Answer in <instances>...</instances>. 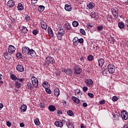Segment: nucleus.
Wrapping results in <instances>:
<instances>
[{
  "mask_svg": "<svg viewBox=\"0 0 128 128\" xmlns=\"http://www.w3.org/2000/svg\"><path fill=\"white\" fill-rule=\"evenodd\" d=\"M64 34V30L62 28L60 27L59 30H58L56 34L57 38L59 40H62Z\"/></svg>",
  "mask_w": 128,
  "mask_h": 128,
  "instance_id": "1",
  "label": "nucleus"
},
{
  "mask_svg": "<svg viewBox=\"0 0 128 128\" xmlns=\"http://www.w3.org/2000/svg\"><path fill=\"white\" fill-rule=\"evenodd\" d=\"M31 80L32 84L34 88H38V78L34 76H32L31 78Z\"/></svg>",
  "mask_w": 128,
  "mask_h": 128,
  "instance_id": "2",
  "label": "nucleus"
},
{
  "mask_svg": "<svg viewBox=\"0 0 128 128\" xmlns=\"http://www.w3.org/2000/svg\"><path fill=\"white\" fill-rule=\"evenodd\" d=\"M46 64L48 66L50 64H54L56 61L54 59L50 56H48L46 59Z\"/></svg>",
  "mask_w": 128,
  "mask_h": 128,
  "instance_id": "3",
  "label": "nucleus"
},
{
  "mask_svg": "<svg viewBox=\"0 0 128 128\" xmlns=\"http://www.w3.org/2000/svg\"><path fill=\"white\" fill-rule=\"evenodd\" d=\"M108 71L109 74H114L115 71V68H114V64H109L108 66Z\"/></svg>",
  "mask_w": 128,
  "mask_h": 128,
  "instance_id": "4",
  "label": "nucleus"
},
{
  "mask_svg": "<svg viewBox=\"0 0 128 128\" xmlns=\"http://www.w3.org/2000/svg\"><path fill=\"white\" fill-rule=\"evenodd\" d=\"M112 11L114 18H118V9L116 8H113L112 9Z\"/></svg>",
  "mask_w": 128,
  "mask_h": 128,
  "instance_id": "5",
  "label": "nucleus"
},
{
  "mask_svg": "<svg viewBox=\"0 0 128 128\" xmlns=\"http://www.w3.org/2000/svg\"><path fill=\"white\" fill-rule=\"evenodd\" d=\"M82 71V68H80V66H76L75 67H74V72L75 74H80Z\"/></svg>",
  "mask_w": 128,
  "mask_h": 128,
  "instance_id": "6",
  "label": "nucleus"
},
{
  "mask_svg": "<svg viewBox=\"0 0 128 128\" xmlns=\"http://www.w3.org/2000/svg\"><path fill=\"white\" fill-rule=\"evenodd\" d=\"M121 116L122 120H128V113L126 110H124L121 112Z\"/></svg>",
  "mask_w": 128,
  "mask_h": 128,
  "instance_id": "7",
  "label": "nucleus"
},
{
  "mask_svg": "<svg viewBox=\"0 0 128 128\" xmlns=\"http://www.w3.org/2000/svg\"><path fill=\"white\" fill-rule=\"evenodd\" d=\"M16 70L18 72H24V68L21 64H18L16 66Z\"/></svg>",
  "mask_w": 128,
  "mask_h": 128,
  "instance_id": "8",
  "label": "nucleus"
},
{
  "mask_svg": "<svg viewBox=\"0 0 128 128\" xmlns=\"http://www.w3.org/2000/svg\"><path fill=\"white\" fill-rule=\"evenodd\" d=\"M30 50V48L28 47L24 46L22 48V54H24V56H26L28 54V50Z\"/></svg>",
  "mask_w": 128,
  "mask_h": 128,
  "instance_id": "9",
  "label": "nucleus"
},
{
  "mask_svg": "<svg viewBox=\"0 0 128 128\" xmlns=\"http://www.w3.org/2000/svg\"><path fill=\"white\" fill-rule=\"evenodd\" d=\"M14 4H16V2L14 0H9L7 3V6H8V8H14Z\"/></svg>",
  "mask_w": 128,
  "mask_h": 128,
  "instance_id": "10",
  "label": "nucleus"
},
{
  "mask_svg": "<svg viewBox=\"0 0 128 128\" xmlns=\"http://www.w3.org/2000/svg\"><path fill=\"white\" fill-rule=\"evenodd\" d=\"M54 125L56 126L57 128H62L64 126V124L60 121H56L54 122Z\"/></svg>",
  "mask_w": 128,
  "mask_h": 128,
  "instance_id": "11",
  "label": "nucleus"
},
{
  "mask_svg": "<svg viewBox=\"0 0 128 128\" xmlns=\"http://www.w3.org/2000/svg\"><path fill=\"white\" fill-rule=\"evenodd\" d=\"M16 50V48L14 46H12V45H10L8 46V52H10V54H12Z\"/></svg>",
  "mask_w": 128,
  "mask_h": 128,
  "instance_id": "12",
  "label": "nucleus"
},
{
  "mask_svg": "<svg viewBox=\"0 0 128 128\" xmlns=\"http://www.w3.org/2000/svg\"><path fill=\"white\" fill-rule=\"evenodd\" d=\"M98 63L100 68H102V66H104V58H100L99 60H98Z\"/></svg>",
  "mask_w": 128,
  "mask_h": 128,
  "instance_id": "13",
  "label": "nucleus"
},
{
  "mask_svg": "<svg viewBox=\"0 0 128 128\" xmlns=\"http://www.w3.org/2000/svg\"><path fill=\"white\" fill-rule=\"evenodd\" d=\"M72 99L73 102H75L76 104H78L80 102V99L74 96H72Z\"/></svg>",
  "mask_w": 128,
  "mask_h": 128,
  "instance_id": "14",
  "label": "nucleus"
},
{
  "mask_svg": "<svg viewBox=\"0 0 128 128\" xmlns=\"http://www.w3.org/2000/svg\"><path fill=\"white\" fill-rule=\"evenodd\" d=\"M28 54H30L31 56H36V52L32 49H29Z\"/></svg>",
  "mask_w": 128,
  "mask_h": 128,
  "instance_id": "15",
  "label": "nucleus"
},
{
  "mask_svg": "<svg viewBox=\"0 0 128 128\" xmlns=\"http://www.w3.org/2000/svg\"><path fill=\"white\" fill-rule=\"evenodd\" d=\"M72 42H73L74 46H76L78 44V37L74 38L72 40Z\"/></svg>",
  "mask_w": 128,
  "mask_h": 128,
  "instance_id": "16",
  "label": "nucleus"
},
{
  "mask_svg": "<svg viewBox=\"0 0 128 128\" xmlns=\"http://www.w3.org/2000/svg\"><path fill=\"white\" fill-rule=\"evenodd\" d=\"M65 28H66V30H71L72 26H70V24L67 22L64 25Z\"/></svg>",
  "mask_w": 128,
  "mask_h": 128,
  "instance_id": "17",
  "label": "nucleus"
},
{
  "mask_svg": "<svg viewBox=\"0 0 128 128\" xmlns=\"http://www.w3.org/2000/svg\"><path fill=\"white\" fill-rule=\"evenodd\" d=\"M66 126H68V128H74V124L72 123H70V122H66Z\"/></svg>",
  "mask_w": 128,
  "mask_h": 128,
  "instance_id": "18",
  "label": "nucleus"
},
{
  "mask_svg": "<svg viewBox=\"0 0 128 128\" xmlns=\"http://www.w3.org/2000/svg\"><path fill=\"white\" fill-rule=\"evenodd\" d=\"M48 108L50 110V112H54L56 108V106H54V105H50L48 106Z\"/></svg>",
  "mask_w": 128,
  "mask_h": 128,
  "instance_id": "19",
  "label": "nucleus"
},
{
  "mask_svg": "<svg viewBox=\"0 0 128 128\" xmlns=\"http://www.w3.org/2000/svg\"><path fill=\"white\" fill-rule=\"evenodd\" d=\"M64 9L67 12H70L72 10V6L68 4H66L64 6Z\"/></svg>",
  "mask_w": 128,
  "mask_h": 128,
  "instance_id": "20",
  "label": "nucleus"
},
{
  "mask_svg": "<svg viewBox=\"0 0 128 128\" xmlns=\"http://www.w3.org/2000/svg\"><path fill=\"white\" fill-rule=\"evenodd\" d=\"M86 82L87 86H90V84H94V82L92 79L86 80Z\"/></svg>",
  "mask_w": 128,
  "mask_h": 128,
  "instance_id": "21",
  "label": "nucleus"
},
{
  "mask_svg": "<svg viewBox=\"0 0 128 128\" xmlns=\"http://www.w3.org/2000/svg\"><path fill=\"white\" fill-rule=\"evenodd\" d=\"M54 94L56 96H60V89L56 88L54 90Z\"/></svg>",
  "mask_w": 128,
  "mask_h": 128,
  "instance_id": "22",
  "label": "nucleus"
},
{
  "mask_svg": "<svg viewBox=\"0 0 128 128\" xmlns=\"http://www.w3.org/2000/svg\"><path fill=\"white\" fill-rule=\"evenodd\" d=\"M41 26L43 30H46V28H48L46 24L44 22H41Z\"/></svg>",
  "mask_w": 128,
  "mask_h": 128,
  "instance_id": "23",
  "label": "nucleus"
},
{
  "mask_svg": "<svg viewBox=\"0 0 128 128\" xmlns=\"http://www.w3.org/2000/svg\"><path fill=\"white\" fill-rule=\"evenodd\" d=\"M34 86L32 85V82H29L28 84V88H29V90H34Z\"/></svg>",
  "mask_w": 128,
  "mask_h": 128,
  "instance_id": "24",
  "label": "nucleus"
},
{
  "mask_svg": "<svg viewBox=\"0 0 128 128\" xmlns=\"http://www.w3.org/2000/svg\"><path fill=\"white\" fill-rule=\"evenodd\" d=\"M21 32H24V34H26V32H28V28H26V27L22 26Z\"/></svg>",
  "mask_w": 128,
  "mask_h": 128,
  "instance_id": "25",
  "label": "nucleus"
},
{
  "mask_svg": "<svg viewBox=\"0 0 128 128\" xmlns=\"http://www.w3.org/2000/svg\"><path fill=\"white\" fill-rule=\"evenodd\" d=\"M87 7L88 8L92 10L94 7V4L92 2H90L87 5Z\"/></svg>",
  "mask_w": 128,
  "mask_h": 128,
  "instance_id": "26",
  "label": "nucleus"
},
{
  "mask_svg": "<svg viewBox=\"0 0 128 128\" xmlns=\"http://www.w3.org/2000/svg\"><path fill=\"white\" fill-rule=\"evenodd\" d=\"M27 106H26L23 104L20 106V110L22 112H24L26 110Z\"/></svg>",
  "mask_w": 128,
  "mask_h": 128,
  "instance_id": "27",
  "label": "nucleus"
},
{
  "mask_svg": "<svg viewBox=\"0 0 128 128\" xmlns=\"http://www.w3.org/2000/svg\"><path fill=\"white\" fill-rule=\"evenodd\" d=\"M118 26L120 28H124V24L122 22H120L118 23Z\"/></svg>",
  "mask_w": 128,
  "mask_h": 128,
  "instance_id": "28",
  "label": "nucleus"
},
{
  "mask_svg": "<svg viewBox=\"0 0 128 128\" xmlns=\"http://www.w3.org/2000/svg\"><path fill=\"white\" fill-rule=\"evenodd\" d=\"M38 12H44V6H40L38 8Z\"/></svg>",
  "mask_w": 128,
  "mask_h": 128,
  "instance_id": "29",
  "label": "nucleus"
},
{
  "mask_svg": "<svg viewBox=\"0 0 128 128\" xmlns=\"http://www.w3.org/2000/svg\"><path fill=\"white\" fill-rule=\"evenodd\" d=\"M18 10H24V6H22V4L20 3L18 4Z\"/></svg>",
  "mask_w": 128,
  "mask_h": 128,
  "instance_id": "30",
  "label": "nucleus"
},
{
  "mask_svg": "<svg viewBox=\"0 0 128 128\" xmlns=\"http://www.w3.org/2000/svg\"><path fill=\"white\" fill-rule=\"evenodd\" d=\"M48 33L51 38H52L54 36V32H52V28L48 29Z\"/></svg>",
  "mask_w": 128,
  "mask_h": 128,
  "instance_id": "31",
  "label": "nucleus"
},
{
  "mask_svg": "<svg viewBox=\"0 0 128 128\" xmlns=\"http://www.w3.org/2000/svg\"><path fill=\"white\" fill-rule=\"evenodd\" d=\"M16 88H20V82L18 81H16Z\"/></svg>",
  "mask_w": 128,
  "mask_h": 128,
  "instance_id": "32",
  "label": "nucleus"
},
{
  "mask_svg": "<svg viewBox=\"0 0 128 128\" xmlns=\"http://www.w3.org/2000/svg\"><path fill=\"white\" fill-rule=\"evenodd\" d=\"M72 74V70L70 69H67L66 74H68V76H70Z\"/></svg>",
  "mask_w": 128,
  "mask_h": 128,
  "instance_id": "33",
  "label": "nucleus"
},
{
  "mask_svg": "<svg viewBox=\"0 0 128 128\" xmlns=\"http://www.w3.org/2000/svg\"><path fill=\"white\" fill-rule=\"evenodd\" d=\"M72 24L74 28L78 26V22L77 21H74L72 23Z\"/></svg>",
  "mask_w": 128,
  "mask_h": 128,
  "instance_id": "34",
  "label": "nucleus"
},
{
  "mask_svg": "<svg viewBox=\"0 0 128 128\" xmlns=\"http://www.w3.org/2000/svg\"><path fill=\"white\" fill-rule=\"evenodd\" d=\"M106 19L108 20V22H112V16L110 15L107 16Z\"/></svg>",
  "mask_w": 128,
  "mask_h": 128,
  "instance_id": "35",
  "label": "nucleus"
},
{
  "mask_svg": "<svg viewBox=\"0 0 128 128\" xmlns=\"http://www.w3.org/2000/svg\"><path fill=\"white\" fill-rule=\"evenodd\" d=\"M10 78H12V80H18V78H16V75L14 74H11Z\"/></svg>",
  "mask_w": 128,
  "mask_h": 128,
  "instance_id": "36",
  "label": "nucleus"
},
{
  "mask_svg": "<svg viewBox=\"0 0 128 128\" xmlns=\"http://www.w3.org/2000/svg\"><path fill=\"white\" fill-rule=\"evenodd\" d=\"M97 30L99 32H101V30H104V26H97Z\"/></svg>",
  "mask_w": 128,
  "mask_h": 128,
  "instance_id": "37",
  "label": "nucleus"
},
{
  "mask_svg": "<svg viewBox=\"0 0 128 128\" xmlns=\"http://www.w3.org/2000/svg\"><path fill=\"white\" fill-rule=\"evenodd\" d=\"M114 120H118V116L116 114H114L113 115Z\"/></svg>",
  "mask_w": 128,
  "mask_h": 128,
  "instance_id": "38",
  "label": "nucleus"
},
{
  "mask_svg": "<svg viewBox=\"0 0 128 128\" xmlns=\"http://www.w3.org/2000/svg\"><path fill=\"white\" fill-rule=\"evenodd\" d=\"M34 122L36 126L40 125V120H38V118L35 119Z\"/></svg>",
  "mask_w": 128,
  "mask_h": 128,
  "instance_id": "39",
  "label": "nucleus"
},
{
  "mask_svg": "<svg viewBox=\"0 0 128 128\" xmlns=\"http://www.w3.org/2000/svg\"><path fill=\"white\" fill-rule=\"evenodd\" d=\"M67 113L68 114V116H74V112L72 110H68Z\"/></svg>",
  "mask_w": 128,
  "mask_h": 128,
  "instance_id": "40",
  "label": "nucleus"
},
{
  "mask_svg": "<svg viewBox=\"0 0 128 128\" xmlns=\"http://www.w3.org/2000/svg\"><path fill=\"white\" fill-rule=\"evenodd\" d=\"M88 60H90V62H92L94 60V56L92 55H90L88 56Z\"/></svg>",
  "mask_w": 128,
  "mask_h": 128,
  "instance_id": "41",
  "label": "nucleus"
},
{
  "mask_svg": "<svg viewBox=\"0 0 128 128\" xmlns=\"http://www.w3.org/2000/svg\"><path fill=\"white\" fill-rule=\"evenodd\" d=\"M80 32L83 36H86V31L84 30L82 28L80 29Z\"/></svg>",
  "mask_w": 128,
  "mask_h": 128,
  "instance_id": "42",
  "label": "nucleus"
},
{
  "mask_svg": "<svg viewBox=\"0 0 128 128\" xmlns=\"http://www.w3.org/2000/svg\"><path fill=\"white\" fill-rule=\"evenodd\" d=\"M32 34L34 36H36L38 34V30H32Z\"/></svg>",
  "mask_w": 128,
  "mask_h": 128,
  "instance_id": "43",
  "label": "nucleus"
},
{
  "mask_svg": "<svg viewBox=\"0 0 128 128\" xmlns=\"http://www.w3.org/2000/svg\"><path fill=\"white\" fill-rule=\"evenodd\" d=\"M45 90L47 94H52V91L48 88H46Z\"/></svg>",
  "mask_w": 128,
  "mask_h": 128,
  "instance_id": "44",
  "label": "nucleus"
},
{
  "mask_svg": "<svg viewBox=\"0 0 128 128\" xmlns=\"http://www.w3.org/2000/svg\"><path fill=\"white\" fill-rule=\"evenodd\" d=\"M36 2H38V0H32V6H34V4H36Z\"/></svg>",
  "mask_w": 128,
  "mask_h": 128,
  "instance_id": "45",
  "label": "nucleus"
},
{
  "mask_svg": "<svg viewBox=\"0 0 128 128\" xmlns=\"http://www.w3.org/2000/svg\"><path fill=\"white\" fill-rule=\"evenodd\" d=\"M16 56L18 58H22V53L20 52L18 53L16 55Z\"/></svg>",
  "mask_w": 128,
  "mask_h": 128,
  "instance_id": "46",
  "label": "nucleus"
},
{
  "mask_svg": "<svg viewBox=\"0 0 128 128\" xmlns=\"http://www.w3.org/2000/svg\"><path fill=\"white\" fill-rule=\"evenodd\" d=\"M84 44V39L82 38H80V39L78 38V44Z\"/></svg>",
  "mask_w": 128,
  "mask_h": 128,
  "instance_id": "47",
  "label": "nucleus"
},
{
  "mask_svg": "<svg viewBox=\"0 0 128 128\" xmlns=\"http://www.w3.org/2000/svg\"><path fill=\"white\" fill-rule=\"evenodd\" d=\"M118 100V98L116 96H114L112 97V100H113V102H116Z\"/></svg>",
  "mask_w": 128,
  "mask_h": 128,
  "instance_id": "48",
  "label": "nucleus"
},
{
  "mask_svg": "<svg viewBox=\"0 0 128 128\" xmlns=\"http://www.w3.org/2000/svg\"><path fill=\"white\" fill-rule=\"evenodd\" d=\"M25 20H30V16H28V15L26 16H25Z\"/></svg>",
  "mask_w": 128,
  "mask_h": 128,
  "instance_id": "49",
  "label": "nucleus"
},
{
  "mask_svg": "<svg viewBox=\"0 0 128 128\" xmlns=\"http://www.w3.org/2000/svg\"><path fill=\"white\" fill-rule=\"evenodd\" d=\"M100 104H106V100H102L100 101Z\"/></svg>",
  "mask_w": 128,
  "mask_h": 128,
  "instance_id": "50",
  "label": "nucleus"
},
{
  "mask_svg": "<svg viewBox=\"0 0 128 128\" xmlns=\"http://www.w3.org/2000/svg\"><path fill=\"white\" fill-rule=\"evenodd\" d=\"M62 104H63V106H66V101H65L64 100H62Z\"/></svg>",
  "mask_w": 128,
  "mask_h": 128,
  "instance_id": "51",
  "label": "nucleus"
},
{
  "mask_svg": "<svg viewBox=\"0 0 128 128\" xmlns=\"http://www.w3.org/2000/svg\"><path fill=\"white\" fill-rule=\"evenodd\" d=\"M6 126H8V128H10V126H12V123H10V121H8L6 122Z\"/></svg>",
  "mask_w": 128,
  "mask_h": 128,
  "instance_id": "52",
  "label": "nucleus"
},
{
  "mask_svg": "<svg viewBox=\"0 0 128 128\" xmlns=\"http://www.w3.org/2000/svg\"><path fill=\"white\" fill-rule=\"evenodd\" d=\"M108 72V70L106 69H104L103 71H102V74H106Z\"/></svg>",
  "mask_w": 128,
  "mask_h": 128,
  "instance_id": "53",
  "label": "nucleus"
},
{
  "mask_svg": "<svg viewBox=\"0 0 128 128\" xmlns=\"http://www.w3.org/2000/svg\"><path fill=\"white\" fill-rule=\"evenodd\" d=\"M88 87L86 86H84L83 88V92H88Z\"/></svg>",
  "mask_w": 128,
  "mask_h": 128,
  "instance_id": "54",
  "label": "nucleus"
},
{
  "mask_svg": "<svg viewBox=\"0 0 128 128\" xmlns=\"http://www.w3.org/2000/svg\"><path fill=\"white\" fill-rule=\"evenodd\" d=\"M40 106L41 108H44V104L40 103Z\"/></svg>",
  "mask_w": 128,
  "mask_h": 128,
  "instance_id": "55",
  "label": "nucleus"
},
{
  "mask_svg": "<svg viewBox=\"0 0 128 128\" xmlns=\"http://www.w3.org/2000/svg\"><path fill=\"white\" fill-rule=\"evenodd\" d=\"M88 96H90V98H94V94H92V93H88Z\"/></svg>",
  "mask_w": 128,
  "mask_h": 128,
  "instance_id": "56",
  "label": "nucleus"
},
{
  "mask_svg": "<svg viewBox=\"0 0 128 128\" xmlns=\"http://www.w3.org/2000/svg\"><path fill=\"white\" fill-rule=\"evenodd\" d=\"M57 114H62V110H58L57 111Z\"/></svg>",
  "mask_w": 128,
  "mask_h": 128,
  "instance_id": "57",
  "label": "nucleus"
},
{
  "mask_svg": "<svg viewBox=\"0 0 128 128\" xmlns=\"http://www.w3.org/2000/svg\"><path fill=\"white\" fill-rule=\"evenodd\" d=\"M87 28L89 30H90L92 28V26H90V24H87Z\"/></svg>",
  "mask_w": 128,
  "mask_h": 128,
  "instance_id": "58",
  "label": "nucleus"
},
{
  "mask_svg": "<svg viewBox=\"0 0 128 128\" xmlns=\"http://www.w3.org/2000/svg\"><path fill=\"white\" fill-rule=\"evenodd\" d=\"M82 106H84V108H86V106H88V104H86V102H84L82 104Z\"/></svg>",
  "mask_w": 128,
  "mask_h": 128,
  "instance_id": "59",
  "label": "nucleus"
},
{
  "mask_svg": "<svg viewBox=\"0 0 128 128\" xmlns=\"http://www.w3.org/2000/svg\"><path fill=\"white\" fill-rule=\"evenodd\" d=\"M66 70H67L66 68H62V72H64V74H66Z\"/></svg>",
  "mask_w": 128,
  "mask_h": 128,
  "instance_id": "60",
  "label": "nucleus"
},
{
  "mask_svg": "<svg viewBox=\"0 0 128 128\" xmlns=\"http://www.w3.org/2000/svg\"><path fill=\"white\" fill-rule=\"evenodd\" d=\"M76 92L78 94H82V92H80V90H77Z\"/></svg>",
  "mask_w": 128,
  "mask_h": 128,
  "instance_id": "61",
  "label": "nucleus"
},
{
  "mask_svg": "<svg viewBox=\"0 0 128 128\" xmlns=\"http://www.w3.org/2000/svg\"><path fill=\"white\" fill-rule=\"evenodd\" d=\"M16 80H18L20 82H24V78H18Z\"/></svg>",
  "mask_w": 128,
  "mask_h": 128,
  "instance_id": "62",
  "label": "nucleus"
},
{
  "mask_svg": "<svg viewBox=\"0 0 128 128\" xmlns=\"http://www.w3.org/2000/svg\"><path fill=\"white\" fill-rule=\"evenodd\" d=\"M48 82H43V84H42V86H44V85H48Z\"/></svg>",
  "mask_w": 128,
  "mask_h": 128,
  "instance_id": "63",
  "label": "nucleus"
},
{
  "mask_svg": "<svg viewBox=\"0 0 128 128\" xmlns=\"http://www.w3.org/2000/svg\"><path fill=\"white\" fill-rule=\"evenodd\" d=\"M126 26H128V20H126Z\"/></svg>",
  "mask_w": 128,
  "mask_h": 128,
  "instance_id": "64",
  "label": "nucleus"
}]
</instances>
